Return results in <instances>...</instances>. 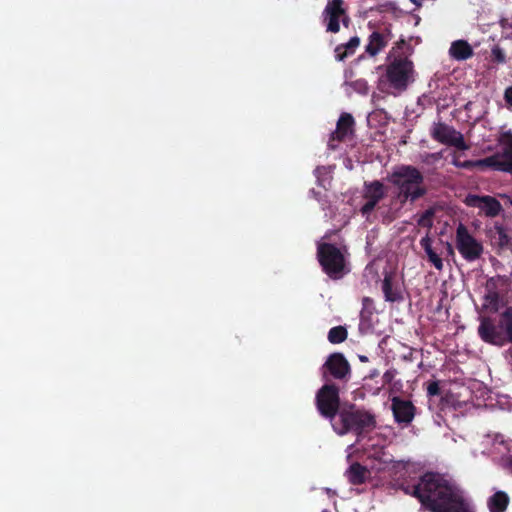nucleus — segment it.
I'll list each match as a JSON object with an SVG mask.
<instances>
[{
	"label": "nucleus",
	"mask_w": 512,
	"mask_h": 512,
	"mask_svg": "<svg viewBox=\"0 0 512 512\" xmlns=\"http://www.w3.org/2000/svg\"><path fill=\"white\" fill-rule=\"evenodd\" d=\"M421 246L424 249V252L429 260V262L439 271L443 269V261H442V253L445 247V243L438 238L434 237H424L421 240Z\"/></svg>",
	"instance_id": "4468645a"
},
{
	"label": "nucleus",
	"mask_w": 512,
	"mask_h": 512,
	"mask_svg": "<svg viewBox=\"0 0 512 512\" xmlns=\"http://www.w3.org/2000/svg\"><path fill=\"white\" fill-rule=\"evenodd\" d=\"M497 143L500 152L477 161L475 165L491 167L497 171L512 170V132L510 130L501 131Z\"/></svg>",
	"instance_id": "0eeeda50"
},
{
	"label": "nucleus",
	"mask_w": 512,
	"mask_h": 512,
	"mask_svg": "<svg viewBox=\"0 0 512 512\" xmlns=\"http://www.w3.org/2000/svg\"><path fill=\"white\" fill-rule=\"evenodd\" d=\"M468 206L480 209L486 216L495 217L501 211V204L491 196L468 195L465 198Z\"/></svg>",
	"instance_id": "2eb2a0df"
},
{
	"label": "nucleus",
	"mask_w": 512,
	"mask_h": 512,
	"mask_svg": "<svg viewBox=\"0 0 512 512\" xmlns=\"http://www.w3.org/2000/svg\"><path fill=\"white\" fill-rule=\"evenodd\" d=\"M433 215H434L433 208L426 210V212L422 215L421 219L418 220V225L427 227V228L431 227Z\"/></svg>",
	"instance_id": "c756f323"
},
{
	"label": "nucleus",
	"mask_w": 512,
	"mask_h": 512,
	"mask_svg": "<svg viewBox=\"0 0 512 512\" xmlns=\"http://www.w3.org/2000/svg\"><path fill=\"white\" fill-rule=\"evenodd\" d=\"M412 3L416 4V0H410Z\"/></svg>",
	"instance_id": "58836bf2"
},
{
	"label": "nucleus",
	"mask_w": 512,
	"mask_h": 512,
	"mask_svg": "<svg viewBox=\"0 0 512 512\" xmlns=\"http://www.w3.org/2000/svg\"><path fill=\"white\" fill-rule=\"evenodd\" d=\"M494 54L496 55L497 59L500 61V62H504V55L500 52V51H494Z\"/></svg>",
	"instance_id": "72a5a7b5"
},
{
	"label": "nucleus",
	"mask_w": 512,
	"mask_h": 512,
	"mask_svg": "<svg viewBox=\"0 0 512 512\" xmlns=\"http://www.w3.org/2000/svg\"><path fill=\"white\" fill-rule=\"evenodd\" d=\"M392 411L395 421L398 423H410L415 414V408L411 401L394 397L392 400Z\"/></svg>",
	"instance_id": "dca6fc26"
},
{
	"label": "nucleus",
	"mask_w": 512,
	"mask_h": 512,
	"mask_svg": "<svg viewBox=\"0 0 512 512\" xmlns=\"http://www.w3.org/2000/svg\"><path fill=\"white\" fill-rule=\"evenodd\" d=\"M322 379L330 383L331 379L347 382L351 376V366L342 353L335 352L328 356L321 367Z\"/></svg>",
	"instance_id": "6e6552de"
},
{
	"label": "nucleus",
	"mask_w": 512,
	"mask_h": 512,
	"mask_svg": "<svg viewBox=\"0 0 512 512\" xmlns=\"http://www.w3.org/2000/svg\"><path fill=\"white\" fill-rule=\"evenodd\" d=\"M353 125L354 119L351 114H341L337 121L336 130L331 134L329 145L332 146L331 142L334 140L343 141L352 132Z\"/></svg>",
	"instance_id": "f3484780"
},
{
	"label": "nucleus",
	"mask_w": 512,
	"mask_h": 512,
	"mask_svg": "<svg viewBox=\"0 0 512 512\" xmlns=\"http://www.w3.org/2000/svg\"><path fill=\"white\" fill-rule=\"evenodd\" d=\"M364 187V198L366 202L361 208V213L363 215H368L375 209L377 204L386 196L389 187H385L384 184L378 180H374L369 183L366 182Z\"/></svg>",
	"instance_id": "ddd939ff"
},
{
	"label": "nucleus",
	"mask_w": 512,
	"mask_h": 512,
	"mask_svg": "<svg viewBox=\"0 0 512 512\" xmlns=\"http://www.w3.org/2000/svg\"><path fill=\"white\" fill-rule=\"evenodd\" d=\"M348 332L343 326L332 327L328 332V340L332 344H340L347 338Z\"/></svg>",
	"instance_id": "a878e982"
},
{
	"label": "nucleus",
	"mask_w": 512,
	"mask_h": 512,
	"mask_svg": "<svg viewBox=\"0 0 512 512\" xmlns=\"http://www.w3.org/2000/svg\"><path fill=\"white\" fill-rule=\"evenodd\" d=\"M456 247L459 253L469 261L478 259L483 252L482 244L469 233L463 224H459L456 230Z\"/></svg>",
	"instance_id": "9d476101"
},
{
	"label": "nucleus",
	"mask_w": 512,
	"mask_h": 512,
	"mask_svg": "<svg viewBox=\"0 0 512 512\" xmlns=\"http://www.w3.org/2000/svg\"><path fill=\"white\" fill-rule=\"evenodd\" d=\"M369 470L358 462L350 465L347 476L352 485H361L366 482Z\"/></svg>",
	"instance_id": "6ab92c4d"
},
{
	"label": "nucleus",
	"mask_w": 512,
	"mask_h": 512,
	"mask_svg": "<svg viewBox=\"0 0 512 512\" xmlns=\"http://www.w3.org/2000/svg\"><path fill=\"white\" fill-rule=\"evenodd\" d=\"M418 499L431 512H474L464 490L453 480L426 473L418 482Z\"/></svg>",
	"instance_id": "f257e3e1"
},
{
	"label": "nucleus",
	"mask_w": 512,
	"mask_h": 512,
	"mask_svg": "<svg viewBox=\"0 0 512 512\" xmlns=\"http://www.w3.org/2000/svg\"><path fill=\"white\" fill-rule=\"evenodd\" d=\"M315 406L318 413L332 424L342 408L339 387L334 383H325L316 392Z\"/></svg>",
	"instance_id": "423d86ee"
},
{
	"label": "nucleus",
	"mask_w": 512,
	"mask_h": 512,
	"mask_svg": "<svg viewBox=\"0 0 512 512\" xmlns=\"http://www.w3.org/2000/svg\"><path fill=\"white\" fill-rule=\"evenodd\" d=\"M344 5V0H328L322 12L327 32L338 33L340 31V22L345 27L349 26L350 17Z\"/></svg>",
	"instance_id": "1a4fd4ad"
},
{
	"label": "nucleus",
	"mask_w": 512,
	"mask_h": 512,
	"mask_svg": "<svg viewBox=\"0 0 512 512\" xmlns=\"http://www.w3.org/2000/svg\"><path fill=\"white\" fill-rule=\"evenodd\" d=\"M449 55L457 61H464L473 55V49L467 41L456 40L451 43Z\"/></svg>",
	"instance_id": "a211bd4d"
},
{
	"label": "nucleus",
	"mask_w": 512,
	"mask_h": 512,
	"mask_svg": "<svg viewBox=\"0 0 512 512\" xmlns=\"http://www.w3.org/2000/svg\"><path fill=\"white\" fill-rule=\"evenodd\" d=\"M427 392L430 396H434V395L438 394V392H439L438 384L436 382L430 383L427 387Z\"/></svg>",
	"instance_id": "7c9ffc66"
},
{
	"label": "nucleus",
	"mask_w": 512,
	"mask_h": 512,
	"mask_svg": "<svg viewBox=\"0 0 512 512\" xmlns=\"http://www.w3.org/2000/svg\"><path fill=\"white\" fill-rule=\"evenodd\" d=\"M508 172L512 173V169H511V170H509Z\"/></svg>",
	"instance_id": "ea45409f"
},
{
	"label": "nucleus",
	"mask_w": 512,
	"mask_h": 512,
	"mask_svg": "<svg viewBox=\"0 0 512 512\" xmlns=\"http://www.w3.org/2000/svg\"><path fill=\"white\" fill-rule=\"evenodd\" d=\"M387 45V40L384 36V34L380 32H373L369 36V42L366 45V52L370 56L377 55L385 46Z\"/></svg>",
	"instance_id": "4be33fe9"
},
{
	"label": "nucleus",
	"mask_w": 512,
	"mask_h": 512,
	"mask_svg": "<svg viewBox=\"0 0 512 512\" xmlns=\"http://www.w3.org/2000/svg\"><path fill=\"white\" fill-rule=\"evenodd\" d=\"M360 45V38L352 37L347 43L340 44L335 48V57L338 61H343L347 57L354 54L356 48Z\"/></svg>",
	"instance_id": "412c9836"
},
{
	"label": "nucleus",
	"mask_w": 512,
	"mask_h": 512,
	"mask_svg": "<svg viewBox=\"0 0 512 512\" xmlns=\"http://www.w3.org/2000/svg\"><path fill=\"white\" fill-rule=\"evenodd\" d=\"M382 291L386 301L395 302L401 299V294L392 285L391 277L386 275L382 283Z\"/></svg>",
	"instance_id": "b1692460"
},
{
	"label": "nucleus",
	"mask_w": 512,
	"mask_h": 512,
	"mask_svg": "<svg viewBox=\"0 0 512 512\" xmlns=\"http://www.w3.org/2000/svg\"><path fill=\"white\" fill-rule=\"evenodd\" d=\"M506 358L508 359L509 363L512 364V348L507 351Z\"/></svg>",
	"instance_id": "f704fd0d"
},
{
	"label": "nucleus",
	"mask_w": 512,
	"mask_h": 512,
	"mask_svg": "<svg viewBox=\"0 0 512 512\" xmlns=\"http://www.w3.org/2000/svg\"><path fill=\"white\" fill-rule=\"evenodd\" d=\"M432 135L439 142L453 146L458 150H468L469 146L465 143L463 135L453 127L446 124H436L433 127Z\"/></svg>",
	"instance_id": "f8f14e48"
},
{
	"label": "nucleus",
	"mask_w": 512,
	"mask_h": 512,
	"mask_svg": "<svg viewBox=\"0 0 512 512\" xmlns=\"http://www.w3.org/2000/svg\"><path fill=\"white\" fill-rule=\"evenodd\" d=\"M396 485L399 489L404 491L405 494L416 497V481L411 480L407 483L400 482V477L396 481Z\"/></svg>",
	"instance_id": "c85d7f7f"
},
{
	"label": "nucleus",
	"mask_w": 512,
	"mask_h": 512,
	"mask_svg": "<svg viewBox=\"0 0 512 512\" xmlns=\"http://www.w3.org/2000/svg\"><path fill=\"white\" fill-rule=\"evenodd\" d=\"M399 50L400 47L391 50L387 58L385 72L378 78L377 88L383 93L400 94L407 89L408 84L412 81L413 61Z\"/></svg>",
	"instance_id": "f03ea898"
},
{
	"label": "nucleus",
	"mask_w": 512,
	"mask_h": 512,
	"mask_svg": "<svg viewBox=\"0 0 512 512\" xmlns=\"http://www.w3.org/2000/svg\"><path fill=\"white\" fill-rule=\"evenodd\" d=\"M510 467L512 468V458L508 460Z\"/></svg>",
	"instance_id": "c9c22d12"
},
{
	"label": "nucleus",
	"mask_w": 512,
	"mask_h": 512,
	"mask_svg": "<svg viewBox=\"0 0 512 512\" xmlns=\"http://www.w3.org/2000/svg\"><path fill=\"white\" fill-rule=\"evenodd\" d=\"M452 163L457 166V167H462V168H468V167H471L473 165L472 162L470 161H465V162H459L457 159H453Z\"/></svg>",
	"instance_id": "2f4dec72"
},
{
	"label": "nucleus",
	"mask_w": 512,
	"mask_h": 512,
	"mask_svg": "<svg viewBox=\"0 0 512 512\" xmlns=\"http://www.w3.org/2000/svg\"><path fill=\"white\" fill-rule=\"evenodd\" d=\"M509 497L503 491L494 493L487 500V506L490 512H504L508 506Z\"/></svg>",
	"instance_id": "aec40b11"
},
{
	"label": "nucleus",
	"mask_w": 512,
	"mask_h": 512,
	"mask_svg": "<svg viewBox=\"0 0 512 512\" xmlns=\"http://www.w3.org/2000/svg\"><path fill=\"white\" fill-rule=\"evenodd\" d=\"M505 99L512 106V87L506 89Z\"/></svg>",
	"instance_id": "473e14b6"
},
{
	"label": "nucleus",
	"mask_w": 512,
	"mask_h": 512,
	"mask_svg": "<svg viewBox=\"0 0 512 512\" xmlns=\"http://www.w3.org/2000/svg\"><path fill=\"white\" fill-rule=\"evenodd\" d=\"M490 238L494 245L501 248L507 246L509 243V236L506 230L500 225H495L490 230Z\"/></svg>",
	"instance_id": "5701e85b"
},
{
	"label": "nucleus",
	"mask_w": 512,
	"mask_h": 512,
	"mask_svg": "<svg viewBox=\"0 0 512 512\" xmlns=\"http://www.w3.org/2000/svg\"><path fill=\"white\" fill-rule=\"evenodd\" d=\"M360 359H361V361H365L366 357H361Z\"/></svg>",
	"instance_id": "4c0bfd02"
},
{
	"label": "nucleus",
	"mask_w": 512,
	"mask_h": 512,
	"mask_svg": "<svg viewBox=\"0 0 512 512\" xmlns=\"http://www.w3.org/2000/svg\"><path fill=\"white\" fill-rule=\"evenodd\" d=\"M482 307L489 312H496L500 307L498 293L493 290H488L483 297Z\"/></svg>",
	"instance_id": "393cba45"
},
{
	"label": "nucleus",
	"mask_w": 512,
	"mask_h": 512,
	"mask_svg": "<svg viewBox=\"0 0 512 512\" xmlns=\"http://www.w3.org/2000/svg\"><path fill=\"white\" fill-rule=\"evenodd\" d=\"M389 190L396 202L404 205L407 201L416 200V167L410 165L396 166L387 175Z\"/></svg>",
	"instance_id": "20e7f679"
},
{
	"label": "nucleus",
	"mask_w": 512,
	"mask_h": 512,
	"mask_svg": "<svg viewBox=\"0 0 512 512\" xmlns=\"http://www.w3.org/2000/svg\"><path fill=\"white\" fill-rule=\"evenodd\" d=\"M478 334L484 342L492 345L503 346L508 342V336L500 323L495 325L489 318H481Z\"/></svg>",
	"instance_id": "9b49d317"
},
{
	"label": "nucleus",
	"mask_w": 512,
	"mask_h": 512,
	"mask_svg": "<svg viewBox=\"0 0 512 512\" xmlns=\"http://www.w3.org/2000/svg\"><path fill=\"white\" fill-rule=\"evenodd\" d=\"M500 326L508 336V342H512V307L507 308L500 317Z\"/></svg>",
	"instance_id": "bb28decb"
},
{
	"label": "nucleus",
	"mask_w": 512,
	"mask_h": 512,
	"mask_svg": "<svg viewBox=\"0 0 512 512\" xmlns=\"http://www.w3.org/2000/svg\"><path fill=\"white\" fill-rule=\"evenodd\" d=\"M322 512H332L331 510L324 509Z\"/></svg>",
	"instance_id": "e433bc0d"
},
{
	"label": "nucleus",
	"mask_w": 512,
	"mask_h": 512,
	"mask_svg": "<svg viewBox=\"0 0 512 512\" xmlns=\"http://www.w3.org/2000/svg\"><path fill=\"white\" fill-rule=\"evenodd\" d=\"M317 259L323 272L333 280L341 279L348 272L345 256L335 244L320 243Z\"/></svg>",
	"instance_id": "39448f33"
},
{
	"label": "nucleus",
	"mask_w": 512,
	"mask_h": 512,
	"mask_svg": "<svg viewBox=\"0 0 512 512\" xmlns=\"http://www.w3.org/2000/svg\"><path fill=\"white\" fill-rule=\"evenodd\" d=\"M331 425L340 436L352 432L361 438L376 427V419L369 411L357 408L355 404H349L342 406L338 419H335Z\"/></svg>",
	"instance_id": "7ed1b4c3"
},
{
	"label": "nucleus",
	"mask_w": 512,
	"mask_h": 512,
	"mask_svg": "<svg viewBox=\"0 0 512 512\" xmlns=\"http://www.w3.org/2000/svg\"><path fill=\"white\" fill-rule=\"evenodd\" d=\"M373 310V300L369 297H364L362 300V310L360 312L361 323L369 321Z\"/></svg>",
	"instance_id": "cd10ccee"
}]
</instances>
